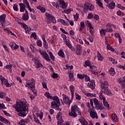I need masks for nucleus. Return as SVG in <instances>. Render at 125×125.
<instances>
[{
  "label": "nucleus",
  "instance_id": "f257e3e1",
  "mask_svg": "<svg viewBox=\"0 0 125 125\" xmlns=\"http://www.w3.org/2000/svg\"><path fill=\"white\" fill-rule=\"evenodd\" d=\"M13 107L19 112L18 115L20 117H25L28 114L29 108L27 105V102L24 99L17 101L16 105H13Z\"/></svg>",
  "mask_w": 125,
  "mask_h": 125
},
{
  "label": "nucleus",
  "instance_id": "f03ea898",
  "mask_svg": "<svg viewBox=\"0 0 125 125\" xmlns=\"http://www.w3.org/2000/svg\"><path fill=\"white\" fill-rule=\"evenodd\" d=\"M45 96L49 99H53V102L51 103V108L52 109H56L58 111H62V109L60 108V101L58 97L55 96L52 98V96H50V93L46 92L44 94Z\"/></svg>",
  "mask_w": 125,
  "mask_h": 125
},
{
  "label": "nucleus",
  "instance_id": "7ed1b4c3",
  "mask_svg": "<svg viewBox=\"0 0 125 125\" xmlns=\"http://www.w3.org/2000/svg\"><path fill=\"white\" fill-rule=\"evenodd\" d=\"M78 116H81L82 113L80 112V108L77 105H73L71 107V112L69 113V116L73 118H76Z\"/></svg>",
  "mask_w": 125,
  "mask_h": 125
},
{
  "label": "nucleus",
  "instance_id": "20e7f679",
  "mask_svg": "<svg viewBox=\"0 0 125 125\" xmlns=\"http://www.w3.org/2000/svg\"><path fill=\"white\" fill-rule=\"evenodd\" d=\"M35 84H36V82L35 81V80L32 79H31V83H28L27 85H28V88L30 89V90H32L34 95L37 96L38 94L37 93V91L36 90V86Z\"/></svg>",
  "mask_w": 125,
  "mask_h": 125
},
{
  "label": "nucleus",
  "instance_id": "39448f33",
  "mask_svg": "<svg viewBox=\"0 0 125 125\" xmlns=\"http://www.w3.org/2000/svg\"><path fill=\"white\" fill-rule=\"evenodd\" d=\"M84 6H82L83 10L84 13H86L88 10L91 11L92 9H94V6L90 3L85 2L84 4Z\"/></svg>",
  "mask_w": 125,
  "mask_h": 125
},
{
  "label": "nucleus",
  "instance_id": "423d86ee",
  "mask_svg": "<svg viewBox=\"0 0 125 125\" xmlns=\"http://www.w3.org/2000/svg\"><path fill=\"white\" fill-rule=\"evenodd\" d=\"M45 15L46 16V21L47 24H50L51 22L53 23L54 24L56 23V20H55V18L52 16V15L48 13H45Z\"/></svg>",
  "mask_w": 125,
  "mask_h": 125
},
{
  "label": "nucleus",
  "instance_id": "0eeeda50",
  "mask_svg": "<svg viewBox=\"0 0 125 125\" xmlns=\"http://www.w3.org/2000/svg\"><path fill=\"white\" fill-rule=\"evenodd\" d=\"M62 38L63 39V41L64 42V43H65V45L68 46V48L71 49L72 51H75V49L73 47L71 43L70 42V40H69L68 39H67V37L65 34L62 35Z\"/></svg>",
  "mask_w": 125,
  "mask_h": 125
},
{
  "label": "nucleus",
  "instance_id": "6e6552de",
  "mask_svg": "<svg viewBox=\"0 0 125 125\" xmlns=\"http://www.w3.org/2000/svg\"><path fill=\"white\" fill-rule=\"evenodd\" d=\"M93 101L95 105L96 110H100V111H102V110L105 109V108L103 107V104H102V103H100L97 99H94Z\"/></svg>",
  "mask_w": 125,
  "mask_h": 125
},
{
  "label": "nucleus",
  "instance_id": "1a4fd4ad",
  "mask_svg": "<svg viewBox=\"0 0 125 125\" xmlns=\"http://www.w3.org/2000/svg\"><path fill=\"white\" fill-rule=\"evenodd\" d=\"M22 21H23L21 20H19L18 23L20 24L22 28H24L25 30L26 34L27 33L29 34V32L31 31V27L30 26H28V25H27L26 24L22 22Z\"/></svg>",
  "mask_w": 125,
  "mask_h": 125
},
{
  "label": "nucleus",
  "instance_id": "9d476101",
  "mask_svg": "<svg viewBox=\"0 0 125 125\" xmlns=\"http://www.w3.org/2000/svg\"><path fill=\"white\" fill-rule=\"evenodd\" d=\"M38 52L41 54L42 57L44 58L45 60L46 61H48V62H50V59H49V57L48 56V54L46 53V51H42L41 50H38Z\"/></svg>",
  "mask_w": 125,
  "mask_h": 125
},
{
  "label": "nucleus",
  "instance_id": "9b49d317",
  "mask_svg": "<svg viewBox=\"0 0 125 125\" xmlns=\"http://www.w3.org/2000/svg\"><path fill=\"white\" fill-rule=\"evenodd\" d=\"M88 112L90 114V116L92 119H97L98 116L97 115V113L94 111V108H89L88 109Z\"/></svg>",
  "mask_w": 125,
  "mask_h": 125
},
{
  "label": "nucleus",
  "instance_id": "f8f14e48",
  "mask_svg": "<svg viewBox=\"0 0 125 125\" xmlns=\"http://www.w3.org/2000/svg\"><path fill=\"white\" fill-rule=\"evenodd\" d=\"M6 17V15L2 14L0 16V25H1L2 28H5V25H4V23H5V18Z\"/></svg>",
  "mask_w": 125,
  "mask_h": 125
},
{
  "label": "nucleus",
  "instance_id": "ddd939ff",
  "mask_svg": "<svg viewBox=\"0 0 125 125\" xmlns=\"http://www.w3.org/2000/svg\"><path fill=\"white\" fill-rule=\"evenodd\" d=\"M0 80L1 81V84L4 83L7 87H9L10 86V84L8 83V80L7 79L4 78V77H2V76H1L0 77Z\"/></svg>",
  "mask_w": 125,
  "mask_h": 125
},
{
  "label": "nucleus",
  "instance_id": "4468645a",
  "mask_svg": "<svg viewBox=\"0 0 125 125\" xmlns=\"http://www.w3.org/2000/svg\"><path fill=\"white\" fill-rule=\"evenodd\" d=\"M62 96H64L63 98V102L65 104H67V105H69V106H70V104H71V103H72V101L70 100V99H69V98H68V96H67L66 95L62 94Z\"/></svg>",
  "mask_w": 125,
  "mask_h": 125
},
{
  "label": "nucleus",
  "instance_id": "2eb2a0df",
  "mask_svg": "<svg viewBox=\"0 0 125 125\" xmlns=\"http://www.w3.org/2000/svg\"><path fill=\"white\" fill-rule=\"evenodd\" d=\"M76 53L77 55H81L83 53V49L81 45L78 44L76 46Z\"/></svg>",
  "mask_w": 125,
  "mask_h": 125
},
{
  "label": "nucleus",
  "instance_id": "dca6fc26",
  "mask_svg": "<svg viewBox=\"0 0 125 125\" xmlns=\"http://www.w3.org/2000/svg\"><path fill=\"white\" fill-rule=\"evenodd\" d=\"M88 86L93 90L95 88V82L93 80H92L88 83Z\"/></svg>",
  "mask_w": 125,
  "mask_h": 125
},
{
  "label": "nucleus",
  "instance_id": "f3484780",
  "mask_svg": "<svg viewBox=\"0 0 125 125\" xmlns=\"http://www.w3.org/2000/svg\"><path fill=\"white\" fill-rule=\"evenodd\" d=\"M108 86H109V84H108V82H107V81H104V83H101V87L102 88V89L108 88Z\"/></svg>",
  "mask_w": 125,
  "mask_h": 125
},
{
  "label": "nucleus",
  "instance_id": "a211bd4d",
  "mask_svg": "<svg viewBox=\"0 0 125 125\" xmlns=\"http://www.w3.org/2000/svg\"><path fill=\"white\" fill-rule=\"evenodd\" d=\"M19 5L20 6V12H25V10H26V5L23 3H20Z\"/></svg>",
  "mask_w": 125,
  "mask_h": 125
},
{
  "label": "nucleus",
  "instance_id": "6ab92c4d",
  "mask_svg": "<svg viewBox=\"0 0 125 125\" xmlns=\"http://www.w3.org/2000/svg\"><path fill=\"white\" fill-rule=\"evenodd\" d=\"M10 45L12 49H13L14 50H15L16 49H18V48H19V46L16 44V43H14V42H11L10 43Z\"/></svg>",
  "mask_w": 125,
  "mask_h": 125
},
{
  "label": "nucleus",
  "instance_id": "aec40b11",
  "mask_svg": "<svg viewBox=\"0 0 125 125\" xmlns=\"http://www.w3.org/2000/svg\"><path fill=\"white\" fill-rule=\"evenodd\" d=\"M103 92L106 95H109V96H112V95H113L112 92L108 89V88H105L104 90L103 91Z\"/></svg>",
  "mask_w": 125,
  "mask_h": 125
},
{
  "label": "nucleus",
  "instance_id": "412c9836",
  "mask_svg": "<svg viewBox=\"0 0 125 125\" xmlns=\"http://www.w3.org/2000/svg\"><path fill=\"white\" fill-rule=\"evenodd\" d=\"M69 88L71 93V99H73V98H74V93L75 92V86H74L73 85H70L69 86Z\"/></svg>",
  "mask_w": 125,
  "mask_h": 125
},
{
  "label": "nucleus",
  "instance_id": "4be33fe9",
  "mask_svg": "<svg viewBox=\"0 0 125 125\" xmlns=\"http://www.w3.org/2000/svg\"><path fill=\"white\" fill-rule=\"evenodd\" d=\"M42 40H43V45L44 47L46 49L47 48L48 46V44L47 43V42L45 40V38L44 37V35L42 36Z\"/></svg>",
  "mask_w": 125,
  "mask_h": 125
},
{
  "label": "nucleus",
  "instance_id": "5701e85b",
  "mask_svg": "<svg viewBox=\"0 0 125 125\" xmlns=\"http://www.w3.org/2000/svg\"><path fill=\"white\" fill-rule=\"evenodd\" d=\"M106 6H107V7L110 9H114V8H115V6H116V4L113 1H112L109 4L106 5Z\"/></svg>",
  "mask_w": 125,
  "mask_h": 125
},
{
  "label": "nucleus",
  "instance_id": "b1692460",
  "mask_svg": "<svg viewBox=\"0 0 125 125\" xmlns=\"http://www.w3.org/2000/svg\"><path fill=\"white\" fill-rule=\"evenodd\" d=\"M112 119L116 123H118V122H119V118H118V116H117V114H112Z\"/></svg>",
  "mask_w": 125,
  "mask_h": 125
},
{
  "label": "nucleus",
  "instance_id": "393cba45",
  "mask_svg": "<svg viewBox=\"0 0 125 125\" xmlns=\"http://www.w3.org/2000/svg\"><path fill=\"white\" fill-rule=\"evenodd\" d=\"M69 82H74L75 81V78H74V74L72 73L69 74Z\"/></svg>",
  "mask_w": 125,
  "mask_h": 125
},
{
  "label": "nucleus",
  "instance_id": "a878e982",
  "mask_svg": "<svg viewBox=\"0 0 125 125\" xmlns=\"http://www.w3.org/2000/svg\"><path fill=\"white\" fill-rule=\"evenodd\" d=\"M30 122V119H26L24 120H21V121L19 122V124H28V123H29Z\"/></svg>",
  "mask_w": 125,
  "mask_h": 125
},
{
  "label": "nucleus",
  "instance_id": "bb28decb",
  "mask_svg": "<svg viewBox=\"0 0 125 125\" xmlns=\"http://www.w3.org/2000/svg\"><path fill=\"white\" fill-rule=\"evenodd\" d=\"M99 96H100V99H102L103 101H106V99L105 98V97L103 96V90H102L100 92Z\"/></svg>",
  "mask_w": 125,
  "mask_h": 125
},
{
  "label": "nucleus",
  "instance_id": "cd10ccee",
  "mask_svg": "<svg viewBox=\"0 0 125 125\" xmlns=\"http://www.w3.org/2000/svg\"><path fill=\"white\" fill-rule=\"evenodd\" d=\"M57 120L60 121L62 119V113L61 112H59L56 116Z\"/></svg>",
  "mask_w": 125,
  "mask_h": 125
},
{
  "label": "nucleus",
  "instance_id": "c85d7f7f",
  "mask_svg": "<svg viewBox=\"0 0 125 125\" xmlns=\"http://www.w3.org/2000/svg\"><path fill=\"white\" fill-rule=\"evenodd\" d=\"M58 54L59 56H61V57H62V58H64V57H65L64 52L63 51H62V50L59 51L58 53Z\"/></svg>",
  "mask_w": 125,
  "mask_h": 125
},
{
  "label": "nucleus",
  "instance_id": "c756f323",
  "mask_svg": "<svg viewBox=\"0 0 125 125\" xmlns=\"http://www.w3.org/2000/svg\"><path fill=\"white\" fill-rule=\"evenodd\" d=\"M23 4L24 5H27V8H28L29 10H31V7H30V5L29 4V2H28L27 0H23Z\"/></svg>",
  "mask_w": 125,
  "mask_h": 125
},
{
  "label": "nucleus",
  "instance_id": "7c9ffc66",
  "mask_svg": "<svg viewBox=\"0 0 125 125\" xmlns=\"http://www.w3.org/2000/svg\"><path fill=\"white\" fill-rule=\"evenodd\" d=\"M84 29V22H80V28L79 29L80 32H81L82 30Z\"/></svg>",
  "mask_w": 125,
  "mask_h": 125
},
{
  "label": "nucleus",
  "instance_id": "2f4dec72",
  "mask_svg": "<svg viewBox=\"0 0 125 125\" xmlns=\"http://www.w3.org/2000/svg\"><path fill=\"white\" fill-rule=\"evenodd\" d=\"M109 72L111 76H114V75L115 74V69L112 67L109 70Z\"/></svg>",
  "mask_w": 125,
  "mask_h": 125
},
{
  "label": "nucleus",
  "instance_id": "473e14b6",
  "mask_svg": "<svg viewBox=\"0 0 125 125\" xmlns=\"http://www.w3.org/2000/svg\"><path fill=\"white\" fill-rule=\"evenodd\" d=\"M91 62L89 61H86L85 62V64L84 65V67H90V66L91 65Z\"/></svg>",
  "mask_w": 125,
  "mask_h": 125
},
{
  "label": "nucleus",
  "instance_id": "72a5a7b5",
  "mask_svg": "<svg viewBox=\"0 0 125 125\" xmlns=\"http://www.w3.org/2000/svg\"><path fill=\"white\" fill-rule=\"evenodd\" d=\"M12 64L7 65L5 66V69H8V70L10 71V72L11 73L12 71Z\"/></svg>",
  "mask_w": 125,
  "mask_h": 125
},
{
  "label": "nucleus",
  "instance_id": "f704fd0d",
  "mask_svg": "<svg viewBox=\"0 0 125 125\" xmlns=\"http://www.w3.org/2000/svg\"><path fill=\"white\" fill-rule=\"evenodd\" d=\"M60 22H61V23H62V25H64V26H69V23L65 21V20H64L60 19Z\"/></svg>",
  "mask_w": 125,
  "mask_h": 125
},
{
  "label": "nucleus",
  "instance_id": "c9c22d12",
  "mask_svg": "<svg viewBox=\"0 0 125 125\" xmlns=\"http://www.w3.org/2000/svg\"><path fill=\"white\" fill-rule=\"evenodd\" d=\"M22 19V20H24V21H27V20H29V15L23 14Z\"/></svg>",
  "mask_w": 125,
  "mask_h": 125
},
{
  "label": "nucleus",
  "instance_id": "e433bc0d",
  "mask_svg": "<svg viewBox=\"0 0 125 125\" xmlns=\"http://www.w3.org/2000/svg\"><path fill=\"white\" fill-rule=\"evenodd\" d=\"M85 95L88 97H96V95L95 94L93 95V94L86 93Z\"/></svg>",
  "mask_w": 125,
  "mask_h": 125
},
{
  "label": "nucleus",
  "instance_id": "4c0bfd02",
  "mask_svg": "<svg viewBox=\"0 0 125 125\" xmlns=\"http://www.w3.org/2000/svg\"><path fill=\"white\" fill-rule=\"evenodd\" d=\"M37 9H39L41 11V12L44 13L45 12V8L42 7L41 6H38L37 7Z\"/></svg>",
  "mask_w": 125,
  "mask_h": 125
},
{
  "label": "nucleus",
  "instance_id": "58836bf2",
  "mask_svg": "<svg viewBox=\"0 0 125 125\" xmlns=\"http://www.w3.org/2000/svg\"><path fill=\"white\" fill-rule=\"evenodd\" d=\"M100 35L102 37H104L106 35V30L105 29H102L100 31Z\"/></svg>",
  "mask_w": 125,
  "mask_h": 125
},
{
  "label": "nucleus",
  "instance_id": "ea45409f",
  "mask_svg": "<svg viewBox=\"0 0 125 125\" xmlns=\"http://www.w3.org/2000/svg\"><path fill=\"white\" fill-rule=\"evenodd\" d=\"M77 77L78 78V79H80L81 80H83V79H84V78H85V75L84 74H77Z\"/></svg>",
  "mask_w": 125,
  "mask_h": 125
},
{
  "label": "nucleus",
  "instance_id": "a19ab883",
  "mask_svg": "<svg viewBox=\"0 0 125 125\" xmlns=\"http://www.w3.org/2000/svg\"><path fill=\"white\" fill-rule=\"evenodd\" d=\"M97 55H98V60H100V61H102V60H103V57H102V55H101V54H100V53L99 52H98Z\"/></svg>",
  "mask_w": 125,
  "mask_h": 125
},
{
  "label": "nucleus",
  "instance_id": "79ce46f5",
  "mask_svg": "<svg viewBox=\"0 0 125 125\" xmlns=\"http://www.w3.org/2000/svg\"><path fill=\"white\" fill-rule=\"evenodd\" d=\"M71 11H73V9L69 8L67 10L63 11L64 13H66V14H69V13H71Z\"/></svg>",
  "mask_w": 125,
  "mask_h": 125
},
{
  "label": "nucleus",
  "instance_id": "37998d69",
  "mask_svg": "<svg viewBox=\"0 0 125 125\" xmlns=\"http://www.w3.org/2000/svg\"><path fill=\"white\" fill-rule=\"evenodd\" d=\"M61 5L62 6V8H67V5H66V4L65 3L64 0H62V4H61Z\"/></svg>",
  "mask_w": 125,
  "mask_h": 125
},
{
  "label": "nucleus",
  "instance_id": "c03bdc74",
  "mask_svg": "<svg viewBox=\"0 0 125 125\" xmlns=\"http://www.w3.org/2000/svg\"><path fill=\"white\" fill-rule=\"evenodd\" d=\"M106 48L107 49H108V50H111L112 51H115V49L113 48V47H112V46H111L110 45V44H108Z\"/></svg>",
  "mask_w": 125,
  "mask_h": 125
},
{
  "label": "nucleus",
  "instance_id": "a18cd8bd",
  "mask_svg": "<svg viewBox=\"0 0 125 125\" xmlns=\"http://www.w3.org/2000/svg\"><path fill=\"white\" fill-rule=\"evenodd\" d=\"M49 54L50 55V57L51 59L53 60V61H55V57H54V56H53V54H52V53H51V52H49Z\"/></svg>",
  "mask_w": 125,
  "mask_h": 125
},
{
  "label": "nucleus",
  "instance_id": "49530a36",
  "mask_svg": "<svg viewBox=\"0 0 125 125\" xmlns=\"http://www.w3.org/2000/svg\"><path fill=\"white\" fill-rule=\"evenodd\" d=\"M96 3L97 4H98L100 7H102V8H103V3H102V2H101V1H97L96 2Z\"/></svg>",
  "mask_w": 125,
  "mask_h": 125
},
{
  "label": "nucleus",
  "instance_id": "de8ad7c7",
  "mask_svg": "<svg viewBox=\"0 0 125 125\" xmlns=\"http://www.w3.org/2000/svg\"><path fill=\"white\" fill-rule=\"evenodd\" d=\"M5 96H6V95L4 92H0V98H1V99L5 98Z\"/></svg>",
  "mask_w": 125,
  "mask_h": 125
},
{
  "label": "nucleus",
  "instance_id": "09e8293b",
  "mask_svg": "<svg viewBox=\"0 0 125 125\" xmlns=\"http://www.w3.org/2000/svg\"><path fill=\"white\" fill-rule=\"evenodd\" d=\"M89 33L91 34V36L92 38H94V29H89Z\"/></svg>",
  "mask_w": 125,
  "mask_h": 125
},
{
  "label": "nucleus",
  "instance_id": "8fccbe9b",
  "mask_svg": "<svg viewBox=\"0 0 125 125\" xmlns=\"http://www.w3.org/2000/svg\"><path fill=\"white\" fill-rule=\"evenodd\" d=\"M13 8L15 11H18V5L17 4H14Z\"/></svg>",
  "mask_w": 125,
  "mask_h": 125
},
{
  "label": "nucleus",
  "instance_id": "3c124183",
  "mask_svg": "<svg viewBox=\"0 0 125 125\" xmlns=\"http://www.w3.org/2000/svg\"><path fill=\"white\" fill-rule=\"evenodd\" d=\"M3 123L6 124L7 125H10V122H9L6 119L4 118L3 121H2Z\"/></svg>",
  "mask_w": 125,
  "mask_h": 125
},
{
  "label": "nucleus",
  "instance_id": "603ef678",
  "mask_svg": "<svg viewBox=\"0 0 125 125\" xmlns=\"http://www.w3.org/2000/svg\"><path fill=\"white\" fill-rule=\"evenodd\" d=\"M34 119L35 123H36L37 124H38L39 125H42V123L40 122V120H39V119L36 117H34Z\"/></svg>",
  "mask_w": 125,
  "mask_h": 125
},
{
  "label": "nucleus",
  "instance_id": "864d4df0",
  "mask_svg": "<svg viewBox=\"0 0 125 125\" xmlns=\"http://www.w3.org/2000/svg\"><path fill=\"white\" fill-rule=\"evenodd\" d=\"M103 103H104V105L105 107H107L108 108V109H109V107L110 106V105L109 104H108V103L107 102H106L105 101H103Z\"/></svg>",
  "mask_w": 125,
  "mask_h": 125
},
{
  "label": "nucleus",
  "instance_id": "5fc2aeb1",
  "mask_svg": "<svg viewBox=\"0 0 125 125\" xmlns=\"http://www.w3.org/2000/svg\"><path fill=\"white\" fill-rule=\"evenodd\" d=\"M74 20L75 21H77V20H78L79 19V14L78 13H76V15H74Z\"/></svg>",
  "mask_w": 125,
  "mask_h": 125
},
{
  "label": "nucleus",
  "instance_id": "6e6d98bb",
  "mask_svg": "<svg viewBox=\"0 0 125 125\" xmlns=\"http://www.w3.org/2000/svg\"><path fill=\"white\" fill-rule=\"evenodd\" d=\"M75 95L76 96V99L77 100H81V96L79 95V94H78L77 93H75Z\"/></svg>",
  "mask_w": 125,
  "mask_h": 125
},
{
  "label": "nucleus",
  "instance_id": "4d7b16f0",
  "mask_svg": "<svg viewBox=\"0 0 125 125\" xmlns=\"http://www.w3.org/2000/svg\"><path fill=\"white\" fill-rule=\"evenodd\" d=\"M31 38H33L34 40H37V34L36 33H32L31 35Z\"/></svg>",
  "mask_w": 125,
  "mask_h": 125
},
{
  "label": "nucleus",
  "instance_id": "13d9d810",
  "mask_svg": "<svg viewBox=\"0 0 125 125\" xmlns=\"http://www.w3.org/2000/svg\"><path fill=\"white\" fill-rule=\"evenodd\" d=\"M109 60L113 63V64H117V61L112 58H110Z\"/></svg>",
  "mask_w": 125,
  "mask_h": 125
},
{
  "label": "nucleus",
  "instance_id": "bf43d9fd",
  "mask_svg": "<svg viewBox=\"0 0 125 125\" xmlns=\"http://www.w3.org/2000/svg\"><path fill=\"white\" fill-rule=\"evenodd\" d=\"M118 8H120V9H122V10H125V7L123 6H122L121 4H119L118 5Z\"/></svg>",
  "mask_w": 125,
  "mask_h": 125
},
{
  "label": "nucleus",
  "instance_id": "052dcab7",
  "mask_svg": "<svg viewBox=\"0 0 125 125\" xmlns=\"http://www.w3.org/2000/svg\"><path fill=\"white\" fill-rule=\"evenodd\" d=\"M106 33H110L113 32V30L111 28H107L105 30Z\"/></svg>",
  "mask_w": 125,
  "mask_h": 125
},
{
  "label": "nucleus",
  "instance_id": "680f3d73",
  "mask_svg": "<svg viewBox=\"0 0 125 125\" xmlns=\"http://www.w3.org/2000/svg\"><path fill=\"white\" fill-rule=\"evenodd\" d=\"M93 18H94L95 20H96V21H98V20H99V16H98V15L95 14Z\"/></svg>",
  "mask_w": 125,
  "mask_h": 125
},
{
  "label": "nucleus",
  "instance_id": "e2e57ef3",
  "mask_svg": "<svg viewBox=\"0 0 125 125\" xmlns=\"http://www.w3.org/2000/svg\"><path fill=\"white\" fill-rule=\"evenodd\" d=\"M33 113H36L39 112V108L37 107H34L32 110Z\"/></svg>",
  "mask_w": 125,
  "mask_h": 125
},
{
  "label": "nucleus",
  "instance_id": "0e129e2a",
  "mask_svg": "<svg viewBox=\"0 0 125 125\" xmlns=\"http://www.w3.org/2000/svg\"><path fill=\"white\" fill-rule=\"evenodd\" d=\"M53 73L52 78H53V79H56L57 78H58V74L57 73H55L54 72Z\"/></svg>",
  "mask_w": 125,
  "mask_h": 125
},
{
  "label": "nucleus",
  "instance_id": "69168bd1",
  "mask_svg": "<svg viewBox=\"0 0 125 125\" xmlns=\"http://www.w3.org/2000/svg\"><path fill=\"white\" fill-rule=\"evenodd\" d=\"M64 123V121H63V119L58 120V125H62V124Z\"/></svg>",
  "mask_w": 125,
  "mask_h": 125
},
{
  "label": "nucleus",
  "instance_id": "338daca9",
  "mask_svg": "<svg viewBox=\"0 0 125 125\" xmlns=\"http://www.w3.org/2000/svg\"><path fill=\"white\" fill-rule=\"evenodd\" d=\"M37 45H38V46H42V41H41V40H38L37 42Z\"/></svg>",
  "mask_w": 125,
  "mask_h": 125
},
{
  "label": "nucleus",
  "instance_id": "774afa93",
  "mask_svg": "<svg viewBox=\"0 0 125 125\" xmlns=\"http://www.w3.org/2000/svg\"><path fill=\"white\" fill-rule=\"evenodd\" d=\"M82 125H88V123L86 120H84L82 124Z\"/></svg>",
  "mask_w": 125,
  "mask_h": 125
}]
</instances>
